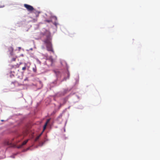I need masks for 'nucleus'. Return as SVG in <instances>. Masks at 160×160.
Segmentation results:
<instances>
[{
    "mask_svg": "<svg viewBox=\"0 0 160 160\" xmlns=\"http://www.w3.org/2000/svg\"><path fill=\"white\" fill-rule=\"evenodd\" d=\"M41 35L46 37V38L43 40V42L46 45L47 50L51 51L54 53V51L52 48L51 43L52 38L50 32L46 30L45 32L41 33Z\"/></svg>",
    "mask_w": 160,
    "mask_h": 160,
    "instance_id": "nucleus-1",
    "label": "nucleus"
},
{
    "mask_svg": "<svg viewBox=\"0 0 160 160\" xmlns=\"http://www.w3.org/2000/svg\"><path fill=\"white\" fill-rule=\"evenodd\" d=\"M24 6L28 11L31 12L34 10V8L33 7L30 5L25 4H24Z\"/></svg>",
    "mask_w": 160,
    "mask_h": 160,
    "instance_id": "nucleus-2",
    "label": "nucleus"
},
{
    "mask_svg": "<svg viewBox=\"0 0 160 160\" xmlns=\"http://www.w3.org/2000/svg\"><path fill=\"white\" fill-rule=\"evenodd\" d=\"M33 12L36 14V17H38L39 16V14L40 13V12L38 11H37L34 9L33 10Z\"/></svg>",
    "mask_w": 160,
    "mask_h": 160,
    "instance_id": "nucleus-3",
    "label": "nucleus"
},
{
    "mask_svg": "<svg viewBox=\"0 0 160 160\" xmlns=\"http://www.w3.org/2000/svg\"><path fill=\"white\" fill-rule=\"evenodd\" d=\"M8 50L10 52V54L11 55H12V52L13 51V49L12 47H10L8 48Z\"/></svg>",
    "mask_w": 160,
    "mask_h": 160,
    "instance_id": "nucleus-4",
    "label": "nucleus"
},
{
    "mask_svg": "<svg viewBox=\"0 0 160 160\" xmlns=\"http://www.w3.org/2000/svg\"><path fill=\"white\" fill-rule=\"evenodd\" d=\"M42 132L40 134H39L38 136L35 138V141H37L40 138V137L41 136L42 134Z\"/></svg>",
    "mask_w": 160,
    "mask_h": 160,
    "instance_id": "nucleus-5",
    "label": "nucleus"
},
{
    "mask_svg": "<svg viewBox=\"0 0 160 160\" xmlns=\"http://www.w3.org/2000/svg\"><path fill=\"white\" fill-rule=\"evenodd\" d=\"M17 58V57L16 56H14L13 58H12L11 60V62L15 61Z\"/></svg>",
    "mask_w": 160,
    "mask_h": 160,
    "instance_id": "nucleus-6",
    "label": "nucleus"
},
{
    "mask_svg": "<svg viewBox=\"0 0 160 160\" xmlns=\"http://www.w3.org/2000/svg\"><path fill=\"white\" fill-rule=\"evenodd\" d=\"M28 139L24 141L22 143L21 146H22L23 145H24L26 144L28 142Z\"/></svg>",
    "mask_w": 160,
    "mask_h": 160,
    "instance_id": "nucleus-7",
    "label": "nucleus"
},
{
    "mask_svg": "<svg viewBox=\"0 0 160 160\" xmlns=\"http://www.w3.org/2000/svg\"><path fill=\"white\" fill-rule=\"evenodd\" d=\"M47 124H45L44 126H43V130L42 131V132H43L44 131V130L46 128V127L47 126Z\"/></svg>",
    "mask_w": 160,
    "mask_h": 160,
    "instance_id": "nucleus-8",
    "label": "nucleus"
},
{
    "mask_svg": "<svg viewBox=\"0 0 160 160\" xmlns=\"http://www.w3.org/2000/svg\"><path fill=\"white\" fill-rule=\"evenodd\" d=\"M50 119H48L47 120V121L45 123V124H48V123L49 122H50Z\"/></svg>",
    "mask_w": 160,
    "mask_h": 160,
    "instance_id": "nucleus-9",
    "label": "nucleus"
},
{
    "mask_svg": "<svg viewBox=\"0 0 160 160\" xmlns=\"http://www.w3.org/2000/svg\"><path fill=\"white\" fill-rule=\"evenodd\" d=\"M19 65L20 64H17V65H15L14 67L15 68H18L19 66Z\"/></svg>",
    "mask_w": 160,
    "mask_h": 160,
    "instance_id": "nucleus-10",
    "label": "nucleus"
},
{
    "mask_svg": "<svg viewBox=\"0 0 160 160\" xmlns=\"http://www.w3.org/2000/svg\"><path fill=\"white\" fill-rule=\"evenodd\" d=\"M44 142H41L40 143V145L42 146L43 145V144L44 143Z\"/></svg>",
    "mask_w": 160,
    "mask_h": 160,
    "instance_id": "nucleus-11",
    "label": "nucleus"
},
{
    "mask_svg": "<svg viewBox=\"0 0 160 160\" xmlns=\"http://www.w3.org/2000/svg\"><path fill=\"white\" fill-rule=\"evenodd\" d=\"M26 69V67L25 66L24 67H23L22 68V70H25Z\"/></svg>",
    "mask_w": 160,
    "mask_h": 160,
    "instance_id": "nucleus-12",
    "label": "nucleus"
},
{
    "mask_svg": "<svg viewBox=\"0 0 160 160\" xmlns=\"http://www.w3.org/2000/svg\"><path fill=\"white\" fill-rule=\"evenodd\" d=\"M50 60L51 61V62L52 63L53 62V59L52 58H51L50 59Z\"/></svg>",
    "mask_w": 160,
    "mask_h": 160,
    "instance_id": "nucleus-13",
    "label": "nucleus"
},
{
    "mask_svg": "<svg viewBox=\"0 0 160 160\" xmlns=\"http://www.w3.org/2000/svg\"><path fill=\"white\" fill-rule=\"evenodd\" d=\"M40 82V83H41V82Z\"/></svg>",
    "mask_w": 160,
    "mask_h": 160,
    "instance_id": "nucleus-14",
    "label": "nucleus"
}]
</instances>
